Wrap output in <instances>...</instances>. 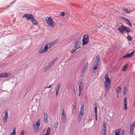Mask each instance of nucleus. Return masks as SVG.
<instances>
[{
    "instance_id": "nucleus-1",
    "label": "nucleus",
    "mask_w": 135,
    "mask_h": 135,
    "mask_svg": "<svg viewBox=\"0 0 135 135\" xmlns=\"http://www.w3.org/2000/svg\"><path fill=\"white\" fill-rule=\"evenodd\" d=\"M105 81L104 82V86L105 88V95L107 94L108 91L109 90L111 84L110 79L109 78L108 74H105L104 76Z\"/></svg>"
},
{
    "instance_id": "nucleus-2",
    "label": "nucleus",
    "mask_w": 135,
    "mask_h": 135,
    "mask_svg": "<svg viewBox=\"0 0 135 135\" xmlns=\"http://www.w3.org/2000/svg\"><path fill=\"white\" fill-rule=\"evenodd\" d=\"M52 46L51 43L47 44L44 46V48L40 50L39 52L42 53L47 51Z\"/></svg>"
},
{
    "instance_id": "nucleus-3",
    "label": "nucleus",
    "mask_w": 135,
    "mask_h": 135,
    "mask_svg": "<svg viewBox=\"0 0 135 135\" xmlns=\"http://www.w3.org/2000/svg\"><path fill=\"white\" fill-rule=\"evenodd\" d=\"M47 23L49 26L52 27H54V22L52 21L51 17H46L45 19Z\"/></svg>"
},
{
    "instance_id": "nucleus-4",
    "label": "nucleus",
    "mask_w": 135,
    "mask_h": 135,
    "mask_svg": "<svg viewBox=\"0 0 135 135\" xmlns=\"http://www.w3.org/2000/svg\"><path fill=\"white\" fill-rule=\"evenodd\" d=\"M89 40V36L86 35H85L83 36V39L82 40L83 42V46L87 44L88 43Z\"/></svg>"
},
{
    "instance_id": "nucleus-5",
    "label": "nucleus",
    "mask_w": 135,
    "mask_h": 135,
    "mask_svg": "<svg viewBox=\"0 0 135 135\" xmlns=\"http://www.w3.org/2000/svg\"><path fill=\"white\" fill-rule=\"evenodd\" d=\"M23 17L26 18L27 20H30L34 18L33 16L31 14H25L23 16Z\"/></svg>"
},
{
    "instance_id": "nucleus-6",
    "label": "nucleus",
    "mask_w": 135,
    "mask_h": 135,
    "mask_svg": "<svg viewBox=\"0 0 135 135\" xmlns=\"http://www.w3.org/2000/svg\"><path fill=\"white\" fill-rule=\"evenodd\" d=\"M84 109L83 106L81 107L80 108V110L79 112V115L78 116V118L79 120L81 119L82 118V116L83 115L84 112Z\"/></svg>"
},
{
    "instance_id": "nucleus-7",
    "label": "nucleus",
    "mask_w": 135,
    "mask_h": 135,
    "mask_svg": "<svg viewBox=\"0 0 135 135\" xmlns=\"http://www.w3.org/2000/svg\"><path fill=\"white\" fill-rule=\"evenodd\" d=\"M123 11L126 13H129L132 11L133 10V9L131 8H126L125 7H123Z\"/></svg>"
},
{
    "instance_id": "nucleus-8",
    "label": "nucleus",
    "mask_w": 135,
    "mask_h": 135,
    "mask_svg": "<svg viewBox=\"0 0 135 135\" xmlns=\"http://www.w3.org/2000/svg\"><path fill=\"white\" fill-rule=\"evenodd\" d=\"M61 86V84L60 83H59L58 84L56 85V89L55 90L56 91V96H57L58 94L59 93V89Z\"/></svg>"
},
{
    "instance_id": "nucleus-9",
    "label": "nucleus",
    "mask_w": 135,
    "mask_h": 135,
    "mask_svg": "<svg viewBox=\"0 0 135 135\" xmlns=\"http://www.w3.org/2000/svg\"><path fill=\"white\" fill-rule=\"evenodd\" d=\"M8 118V112L7 111H5L4 115L3 120L4 123H6L7 122V119Z\"/></svg>"
},
{
    "instance_id": "nucleus-10",
    "label": "nucleus",
    "mask_w": 135,
    "mask_h": 135,
    "mask_svg": "<svg viewBox=\"0 0 135 135\" xmlns=\"http://www.w3.org/2000/svg\"><path fill=\"white\" fill-rule=\"evenodd\" d=\"M81 43L79 41L76 42L74 45L75 48H76L77 50L80 48V46Z\"/></svg>"
},
{
    "instance_id": "nucleus-11",
    "label": "nucleus",
    "mask_w": 135,
    "mask_h": 135,
    "mask_svg": "<svg viewBox=\"0 0 135 135\" xmlns=\"http://www.w3.org/2000/svg\"><path fill=\"white\" fill-rule=\"evenodd\" d=\"M135 50H134L132 52H131L127 54H126L124 55V56H123V58H126V57H131L134 54V51H135Z\"/></svg>"
},
{
    "instance_id": "nucleus-12",
    "label": "nucleus",
    "mask_w": 135,
    "mask_h": 135,
    "mask_svg": "<svg viewBox=\"0 0 135 135\" xmlns=\"http://www.w3.org/2000/svg\"><path fill=\"white\" fill-rule=\"evenodd\" d=\"M88 65V63H87L83 67L81 71V72L83 74L84 73L85 70L87 69V68Z\"/></svg>"
},
{
    "instance_id": "nucleus-13",
    "label": "nucleus",
    "mask_w": 135,
    "mask_h": 135,
    "mask_svg": "<svg viewBox=\"0 0 135 135\" xmlns=\"http://www.w3.org/2000/svg\"><path fill=\"white\" fill-rule=\"evenodd\" d=\"M124 26L122 25L118 28V30L120 33H124Z\"/></svg>"
},
{
    "instance_id": "nucleus-14",
    "label": "nucleus",
    "mask_w": 135,
    "mask_h": 135,
    "mask_svg": "<svg viewBox=\"0 0 135 135\" xmlns=\"http://www.w3.org/2000/svg\"><path fill=\"white\" fill-rule=\"evenodd\" d=\"M133 127V124H131L130 128L129 135H132L133 134L134 130Z\"/></svg>"
},
{
    "instance_id": "nucleus-15",
    "label": "nucleus",
    "mask_w": 135,
    "mask_h": 135,
    "mask_svg": "<svg viewBox=\"0 0 135 135\" xmlns=\"http://www.w3.org/2000/svg\"><path fill=\"white\" fill-rule=\"evenodd\" d=\"M44 115V120L45 122H47L49 121V120L47 119L48 117V115L47 113H46L44 112L43 113Z\"/></svg>"
},
{
    "instance_id": "nucleus-16",
    "label": "nucleus",
    "mask_w": 135,
    "mask_h": 135,
    "mask_svg": "<svg viewBox=\"0 0 135 135\" xmlns=\"http://www.w3.org/2000/svg\"><path fill=\"white\" fill-rule=\"evenodd\" d=\"M7 73H3L0 74V78H5L7 77L8 75Z\"/></svg>"
},
{
    "instance_id": "nucleus-17",
    "label": "nucleus",
    "mask_w": 135,
    "mask_h": 135,
    "mask_svg": "<svg viewBox=\"0 0 135 135\" xmlns=\"http://www.w3.org/2000/svg\"><path fill=\"white\" fill-rule=\"evenodd\" d=\"M122 18H123V19L125 20L127 22L126 23L129 26L131 27V23L127 19L124 18L123 17H122Z\"/></svg>"
},
{
    "instance_id": "nucleus-18",
    "label": "nucleus",
    "mask_w": 135,
    "mask_h": 135,
    "mask_svg": "<svg viewBox=\"0 0 135 135\" xmlns=\"http://www.w3.org/2000/svg\"><path fill=\"white\" fill-rule=\"evenodd\" d=\"M79 90H82L83 88V86H82V83L81 82H79L78 83Z\"/></svg>"
},
{
    "instance_id": "nucleus-19",
    "label": "nucleus",
    "mask_w": 135,
    "mask_h": 135,
    "mask_svg": "<svg viewBox=\"0 0 135 135\" xmlns=\"http://www.w3.org/2000/svg\"><path fill=\"white\" fill-rule=\"evenodd\" d=\"M34 127V129L35 132V133H37L39 131V128L38 127L36 126H33Z\"/></svg>"
},
{
    "instance_id": "nucleus-20",
    "label": "nucleus",
    "mask_w": 135,
    "mask_h": 135,
    "mask_svg": "<svg viewBox=\"0 0 135 135\" xmlns=\"http://www.w3.org/2000/svg\"><path fill=\"white\" fill-rule=\"evenodd\" d=\"M124 31H125L127 33H129L130 32L131 29L128 27L125 26Z\"/></svg>"
},
{
    "instance_id": "nucleus-21",
    "label": "nucleus",
    "mask_w": 135,
    "mask_h": 135,
    "mask_svg": "<svg viewBox=\"0 0 135 135\" xmlns=\"http://www.w3.org/2000/svg\"><path fill=\"white\" fill-rule=\"evenodd\" d=\"M51 129L50 127L48 128L46 134H44L43 135H49L50 133Z\"/></svg>"
},
{
    "instance_id": "nucleus-22",
    "label": "nucleus",
    "mask_w": 135,
    "mask_h": 135,
    "mask_svg": "<svg viewBox=\"0 0 135 135\" xmlns=\"http://www.w3.org/2000/svg\"><path fill=\"white\" fill-rule=\"evenodd\" d=\"M121 88L119 86H118L116 89V93L118 94L121 91Z\"/></svg>"
},
{
    "instance_id": "nucleus-23",
    "label": "nucleus",
    "mask_w": 135,
    "mask_h": 135,
    "mask_svg": "<svg viewBox=\"0 0 135 135\" xmlns=\"http://www.w3.org/2000/svg\"><path fill=\"white\" fill-rule=\"evenodd\" d=\"M31 20H32L31 22L33 24L36 25H38V23L36 21L35 19L33 18L32 19H31Z\"/></svg>"
},
{
    "instance_id": "nucleus-24",
    "label": "nucleus",
    "mask_w": 135,
    "mask_h": 135,
    "mask_svg": "<svg viewBox=\"0 0 135 135\" xmlns=\"http://www.w3.org/2000/svg\"><path fill=\"white\" fill-rule=\"evenodd\" d=\"M121 129H118L115 131V134L114 135H119L120 131Z\"/></svg>"
},
{
    "instance_id": "nucleus-25",
    "label": "nucleus",
    "mask_w": 135,
    "mask_h": 135,
    "mask_svg": "<svg viewBox=\"0 0 135 135\" xmlns=\"http://www.w3.org/2000/svg\"><path fill=\"white\" fill-rule=\"evenodd\" d=\"M40 120L39 119H38L37 120V122L35 123V125L33 126H36L37 127H39L40 126Z\"/></svg>"
},
{
    "instance_id": "nucleus-26",
    "label": "nucleus",
    "mask_w": 135,
    "mask_h": 135,
    "mask_svg": "<svg viewBox=\"0 0 135 135\" xmlns=\"http://www.w3.org/2000/svg\"><path fill=\"white\" fill-rule=\"evenodd\" d=\"M123 94L124 95H126L127 93V89L126 87H124L123 88Z\"/></svg>"
},
{
    "instance_id": "nucleus-27",
    "label": "nucleus",
    "mask_w": 135,
    "mask_h": 135,
    "mask_svg": "<svg viewBox=\"0 0 135 135\" xmlns=\"http://www.w3.org/2000/svg\"><path fill=\"white\" fill-rule=\"evenodd\" d=\"M16 134V128H14L12 133H10V135H15Z\"/></svg>"
},
{
    "instance_id": "nucleus-28",
    "label": "nucleus",
    "mask_w": 135,
    "mask_h": 135,
    "mask_svg": "<svg viewBox=\"0 0 135 135\" xmlns=\"http://www.w3.org/2000/svg\"><path fill=\"white\" fill-rule=\"evenodd\" d=\"M100 58L99 55H97L96 56V59L95 60V62H97V63H99V61Z\"/></svg>"
},
{
    "instance_id": "nucleus-29",
    "label": "nucleus",
    "mask_w": 135,
    "mask_h": 135,
    "mask_svg": "<svg viewBox=\"0 0 135 135\" xmlns=\"http://www.w3.org/2000/svg\"><path fill=\"white\" fill-rule=\"evenodd\" d=\"M62 120L63 121L64 123H65L66 121V116H63L62 118Z\"/></svg>"
},
{
    "instance_id": "nucleus-30",
    "label": "nucleus",
    "mask_w": 135,
    "mask_h": 135,
    "mask_svg": "<svg viewBox=\"0 0 135 135\" xmlns=\"http://www.w3.org/2000/svg\"><path fill=\"white\" fill-rule=\"evenodd\" d=\"M57 40L54 41L52 42L51 43V44L52 46H53L57 42Z\"/></svg>"
},
{
    "instance_id": "nucleus-31",
    "label": "nucleus",
    "mask_w": 135,
    "mask_h": 135,
    "mask_svg": "<svg viewBox=\"0 0 135 135\" xmlns=\"http://www.w3.org/2000/svg\"><path fill=\"white\" fill-rule=\"evenodd\" d=\"M127 38L128 40L131 41L132 40V37L129 35H128Z\"/></svg>"
},
{
    "instance_id": "nucleus-32",
    "label": "nucleus",
    "mask_w": 135,
    "mask_h": 135,
    "mask_svg": "<svg viewBox=\"0 0 135 135\" xmlns=\"http://www.w3.org/2000/svg\"><path fill=\"white\" fill-rule=\"evenodd\" d=\"M58 58L57 57L55 58L52 60L51 62L54 64V63L58 60Z\"/></svg>"
},
{
    "instance_id": "nucleus-33",
    "label": "nucleus",
    "mask_w": 135,
    "mask_h": 135,
    "mask_svg": "<svg viewBox=\"0 0 135 135\" xmlns=\"http://www.w3.org/2000/svg\"><path fill=\"white\" fill-rule=\"evenodd\" d=\"M124 110H126L127 109V103H124Z\"/></svg>"
},
{
    "instance_id": "nucleus-34",
    "label": "nucleus",
    "mask_w": 135,
    "mask_h": 135,
    "mask_svg": "<svg viewBox=\"0 0 135 135\" xmlns=\"http://www.w3.org/2000/svg\"><path fill=\"white\" fill-rule=\"evenodd\" d=\"M127 65L124 66L122 69V70L123 71H125L127 69Z\"/></svg>"
},
{
    "instance_id": "nucleus-35",
    "label": "nucleus",
    "mask_w": 135,
    "mask_h": 135,
    "mask_svg": "<svg viewBox=\"0 0 135 135\" xmlns=\"http://www.w3.org/2000/svg\"><path fill=\"white\" fill-rule=\"evenodd\" d=\"M59 123L58 122H56L55 123L54 125V127L55 129H56L57 127V126L58 125Z\"/></svg>"
},
{
    "instance_id": "nucleus-36",
    "label": "nucleus",
    "mask_w": 135,
    "mask_h": 135,
    "mask_svg": "<svg viewBox=\"0 0 135 135\" xmlns=\"http://www.w3.org/2000/svg\"><path fill=\"white\" fill-rule=\"evenodd\" d=\"M77 50V49L76 48H74L73 49H72L71 51V52L72 54H73L74 52L75 51Z\"/></svg>"
},
{
    "instance_id": "nucleus-37",
    "label": "nucleus",
    "mask_w": 135,
    "mask_h": 135,
    "mask_svg": "<svg viewBox=\"0 0 135 135\" xmlns=\"http://www.w3.org/2000/svg\"><path fill=\"white\" fill-rule=\"evenodd\" d=\"M97 107H95L94 108V110L95 111V115H97Z\"/></svg>"
},
{
    "instance_id": "nucleus-38",
    "label": "nucleus",
    "mask_w": 135,
    "mask_h": 135,
    "mask_svg": "<svg viewBox=\"0 0 135 135\" xmlns=\"http://www.w3.org/2000/svg\"><path fill=\"white\" fill-rule=\"evenodd\" d=\"M54 65L53 63L51 61V62H50L48 66L50 67L53 66Z\"/></svg>"
},
{
    "instance_id": "nucleus-39",
    "label": "nucleus",
    "mask_w": 135,
    "mask_h": 135,
    "mask_svg": "<svg viewBox=\"0 0 135 135\" xmlns=\"http://www.w3.org/2000/svg\"><path fill=\"white\" fill-rule=\"evenodd\" d=\"M65 15V13L64 12H61L60 13V15L62 16H64Z\"/></svg>"
},
{
    "instance_id": "nucleus-40",
    "label": "nucleus",
    "mask_w": 135,
    "mask_h": 135,
    "mask_svg": "<svg viewBox=\"0 0 135 135\" xmlns=\"http://www.w3.org/2000/svg\"><path fill=\"white\" fill-rule=\"evenodd\" d=\"M99 63L95 62L94 63V66H97L98 65Z\"/></svg>"
},
{
    "instance_id": "nucleus-41",
    "label": "nucleus",
    "mask_w": 135,
    "mask_h": 135,
    "mask_svg": "<svg viewBox=\"0 0 135 135\" xmlns=\"http://www.w3.org/2000/svg\"><path fill=\"white\" fill-rule=\"evenodd\" d=\"M127 98L126 97H125L124 100V103H127Z\"/></svg>"
},
{
    "instance_id": "nucleus-42",
    "label": "nucleus",
    "mask_w": 135,
    "mask_h": 135,
    "mask_svg": "<svg viewBox=\"0 0 135 135\" xmlns=\"http://www.w3.org/2000/svg\"><path fill=\"white\" fill-rule=\"evenodd\" d=\"M62 115L63 116H66L64 112V109H63L62 110Z\"/></svg>"
},
{
    "instance_id": "nucleus-43",
    "label": "nucleus",
    "mask_w": 135,
    "mask_h": 135,
    "mask_svg": "<svg viewBox=\"0 0 135 135\" xmlns=\"http://www.w3.org/2000/svg\"><path fill=\"white\" fill-rule=\"evenodd\" d=\"M81 90H79V93L78 95H79V96H80L81 94Z\"/></svg>"
},
{
    "instance_id": "nucleus-44",
    "label": "nucleus",
    "mask_w": 135,
    "mask_h": 135,
    "mask_svg": "<svg viewBox=\"0 0 135 135\" xmlns=\"http://www.w3.org/2000/svg\"><path fill=\"white\" fill-rule=\"evenodd\" d=\"M50 69V67L49 66H47L46 68V70H49Z\"/></svg>"
},
{
    "instance_id": "nucleus-45",
    "label": "nucleus",
    "mask_w": 135,
    "mask_h": 135,
    "mask_svg": "<svg viewBox=\"0 0 135 135\" xmlns=\"http://www.w3.org/2000/svg\"><path fill=\"white\" fill-rule=\"evenodd\" d=\"M20 135H24V131H22L20 133Z\"/></svg>"
},
{
    "instance_id": "nucleus-46",
    "label": "nucleus",
    "mask_w": 135,
    "mask_h": 135,
    "mask_svg": "<svg viewBox=\"0 0 135 135\" xmlns=\"http://www.w3.org/2000/svg\"><path fill=\"white\" fill-rule=\"evenodd\" d=\"M103 126L104 129H106V126L105 124L103 123Z\"/></svg>"
},
{
    "instance_id": "nucleus-47",
    "label": "nucleus",
    "mask_w": 135,
    "mask_h": 135,
    "mask_svg": "<svg viewBox=\"0 0 135 135\" xmlns=\"http://www.w3.org/2000/svg\"><path fill=\"white\" fill-rule=\"evenodd\" d=\"M93 69L94 70H96L97 69V66H94L93 68Z\"/></svg>"
},
{
    "instance_id": "nucleus-48",
    "label": "nucleus",
    "mask_w": 135,
    "mask_h": 135,
    "mask_svg": "<svg viewBox=\"0 0 135 135\" xmlns=\"http://www.w3.org/2000/svg\"><path fill=\"white\" fill-rule=\"evenodd\" d=\"M95 120H97V115H95Z\"/></svg>"
},
{
    "instance_id": "nucleus-49",
    "label": "nucleus",
    "mask_w": 135,
    "mask_h": 135,
    "mask_svg": "<svg viewBox=\"0 0 135 135\" xmlns=\"http://www.w3.org/2000/svg\"><path fill=\"white\" fill-rule=\"evenodd\" d=\"M103 133H104H104H105V131H106V129H103Z\"/></svg>"
},
{
    "instance_id": "nucleus-50",
    "label": "nucleus",
    "mask_w": 135,
    "mask_h": 135,
    "mask_svg": "<svg viewBox=\"0 0 135 135\" xmlns=\"http://www.w3.org/2000/svg\"><path fill=\"white\" fill-rule=\"evenodd\" d=\"M51 85H50L47 88H50L51 87Z\"/></svg>"
},
{
    "instance_id": "nucleus-51",
    "label": "nucleus",
    "mask_w": 135,
    "mask_h": 135,
    "mask_svg": "<svg viewBox=\"0 0 135 135\" xmlns=\"http://www.w3.org/2000/svg\"><path fill=\"white\" fill-rule=\"evenodd\" d=\"M120 135H124V133H123V132H122V133L121 134H120Z\"/></svg>"
},
{
    "instance_id": "nucleus-52",
    "label": "nucleus",
    "mask_w": 135,
    "mask_h": 135,
    "mask_svg": "<svg viewBox=\"0 0 135 135\" xmlns=\"http://www.w3.org/2000/svg\"><path fill=\"white\" fill-rule=\"evenodd\" d=\"M103 135H105V133H104V132L103 133Z\"/></svg>"
},
{
    "instance_id": "nucleus-53",
    "label": "nucleus",
    "mask_w": 135,
    "mask_h": 135,
    "mask_svg": "<svg viewBox=\"0 0 135 135\" xmlns=\"http://www.w3.org/2000/svg\"><path fill=\"white\" fill-rule=\"evenodd\" d=\"M133 124L134 125V127L135 128V121L134 122Z\"/></svg>"
},
{
    "instance_id": "nucleus-54",
    "label": "nucleus",
    "mask_w": 135,
    "mask_h": 135,
    "mask_svg": "<svg viewBox=\"0 0 135 135\" xmlns=\"http://www.w3.org/2000/svg\"><path fill=\"white\" fill-rule=\"evenodd\" d=\"M37 99L36 98V100H37Z\"/></svg>"
},
{
    "instance_id": "nucleus-55",
    "label": "nucleus",
    "mask_w": 135,
    "mask_h": 135,
    "mask_svg": "<svg viewBox=\"0 0 135 135\" xmlns=\"http://www.w3.org/2000/svg\"><path fill=\"white\" fill-rule=\"evenodd\" d=\"M37 99L36 98V100H37Z\"/></svg>"
},
{
    "instance_id": "nucleus-56",
    "label": "nucleus",
    "mask_w": 135,
    "mask_h": 135,
    "mask_svg": "<svg viewBox=\"0 0 135 135\" xmlns=\"http://www.w3.org/2000/svg\"><path fill=\"white\" fill-rule=\"evenodd\" d=\"M117 97H118V95Z\"/></svg>"
}]
</instances>
